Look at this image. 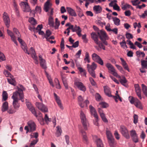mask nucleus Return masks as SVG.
Wrapping results in <instances>:
<instances>
[{
	"mask_svg": "<svg viewBox=\"0 0 147 147\" xmlns=\"http://www.w3.org/2000/svg\"><path fill=\"white\" fill-rule=\"evenodd\" d=\"M8 108V104L7 102H5L3 103L1 107V110L4 112L7 110Z\"/></svg>",
	"mask_w": 147,
	"mask_h": 147,
	"instance_id": "obj_27",
	"label": "nucleus"
},
{
	"mask_svg": "<svg viewBox=\"0 0 147 147\" xmlns=\"http://www.w3.org/2000/svg\"><path fill=\"white\" fill-rule=\"evenodd\" d=\"M32 57L34 60V62L36 64H38V57L36 53L31 55Z\"/></svg>",
	"mask_w": 147,
	"mask_h": 147,
	"instance_id": "obj_35",
	"label": "nucleus"
},
{
	"mask_svg": "<svg viewBox=\"0 0 147 147\" xmlns=\"http://www.w3.org/2000/svg\"><path fill=\"white\" fill-rule=\"evenodd\" d=\"M141 63L142 68H146L147 69V61L142 60L141 61Z\"/></svg>",
	"mask_w": 147,
	"mask_h": 147,
	"instance_id": "obj_44",
	"label": "nucleus"
},
{
	"mask_svg": "<svg viewBox=\"0 0 147 147\" xmlns=\"http://www.w3.org/2000/svg\"><path fill=\"white\" fill-rule=\"evenodd\" d=\"M101 40L103 39H108V38L105 32L102 30H101L100 32L98 33Z\"/></svg>",
	"mask_w": 147,
	"mask_h": 147,
	"instance_id": "obj_15",
	"label": "nucleus"
},
{
	"mask_svg": "<svg viewBox=\"0 0 147 147\" xmlns=\"http://www.w3.org/2000/svg\"><path fill=\"white\" fill-rule=\"evenodd\" d=\"M6 60L5 56L2 52H0V60L1 61H5Z\"/></svg>",
	"mask_w": 147,
	"mask_h": 147,
	"instance_id": "obj_59",
	"label": "nucleus"
},
{
	"mask_svg": "<svg viewBox=\"0 0 147 147\" xmlns=\"http://www.w3.org/2000/svg\"><path fill=\"white\" fill-rule=\"evenodd\" d=\"M100 107L103 108H106L109 107L108 104L105 102H101L99 104Z\"/></svg>",
	"mask_w": 147,
	"mask_h": 147,
	"instance_id": "obj_42",
	"label": "nucleus"
},
{
	"mask_svg": "<svg viewBox=\"0 0 147 147\" xmlns=\"http://www.w3.org/2000/svg\"><path fill=\"white\" fill-rule=\"evenodd\" d=\"M74 84L80 90L84 92H85L86 91V87L82 82H75Z\"/></svg>",
	"mask_w": 147,
	"mask_h": 147,
	"instance_id": "obj_17",
	"label": "nucleus"
},
{
	"mask_svg": "<svg viewBox=\"0 0 147 147\" xmlns=\"http://www.w3.org/2000/svg\"><path fill=\"white\" fill-rule=\"evenodd\" d=\"M92 60L101 65H103V62L100 57L95 53H93L92 55Z\"/></svg>",
	"mask_w": 147,
	"mask_h": 147,
	"instance_id": "obj_4",
	"label": "nucleus"
},
{
	"mask_svg": "<svg viewBox=\"0 0 147 147\" xmlns=\"http://www.w3.org/2000/svg\"><path fill=\"white\" fill-rule=\"evenodd\" d=\"M57 131L56 132V136L57 137H59L61 135L62 131L61 127L59 126H57L56 127Z\"/></svg>",
	"mask_w": 147,
	"mask_h": 147,
	"instance_id": "obj_32",
	"label": "nucleus"
},
{
	"mask_svg": "<svg viewBox=\"0 0 147 147\" xmlns=\"http://www.w3.org/2000/svg\"><path fill=\"white\" fill-rule=\"evenodd\" d=\"M3 18L6 26L8 28L9 27L10 20L7 13L5 12L3 14Z\"/></svg>",
	"mask_w": 147,
	"mask_h": 147,
	"instance_id": "obj_7",
	"label": "nucleus"
},
{
	"mask_svg": "<svg viewBox=\"0 0 147 147\" xmlns=\"http://www.w3.org/2000/svg\"><path fill=\"white\" fill-rule=\"evenodd\" d=\"M133 7L131 5H129L128 4H125V5H124L122 7V9L123 10H125L127 8H132Z\"/></svg>",
	"mask_w": 147,
	"mask_h": 147,
	"instance_id": "obj_53",
	"label": "nucleus"
},
{
	"mask_svg": "<svg viewBox=\"0 0 147 147\" xmlns=\"http://www.w3.org/2000/svg\"><path fill=\"white\" fill-rule=\"evenodd\" d=\"M51 34V32L49 30H47L45 34L44 35L47 41H49V38H48Z\"/></svg>",
	"mask_w": 147,
	"mask_h": 147,
	"instance_id": "obj_39",
	"label": "nucleus"
},
{
	"mask_svg": "<svg viewBox=\"0 0 147 147\" xmlns=\"http://www.w3.org/2000/svg\"><path fill=\"white\" fill-rule=\"evenodd\" d=\"M93 138L94 140H95L97 147H103L102 142L100 138H97L96 136H94Z\"/></svg>",
	"mask_w": 147,
	"mask_h": 147,
	"instance_id": "obj_24",
	"label": "nucleus"
},
{
	"mask_svg": "<svg viewBox=\"0 0 147 147\" xmlns=\"http://www.w3.org/2000/svg\"><path fill=\"white\" fill-rule=\"evenodd\" d=\"M51 4L50 3L49 0H48L44 4V9L46 12H47L50 9H51V15L53 13V9L51 8Z\"/></svg>",
	"mask_w": 147,
	"mask_h": 147,
	"instance_id": "obj_12",
	"label": "nucleus"
},
{
	"mask_svg": "<svg viewBox=\"0 0 147 147\" xmlns=\"http://www.w3.org/2000/svg\"><path fill=\"white\" fill-rule=\"evenodd\" d=\"M80 116L84 129L85 130H87L88 127V122L86 118L85 114L82 111L80 112Z\"/></svg>",
	"mask_w": 147,
	"mask_h": 147,
	"instance_id": "obj_2",
	"label": "nucleus"
},
{
	"mask_svg": "<svg viewBox=\"0 0 147 147\" xmlns=\"http://www.w3.org/2000/svg\"><path fill=\"white\" fill-rule=\"evenodd\" d=\"M129 100L130 102L132 104H134L137 107L140 109H143L141 102L137 98L130 96L129 97Z\"/></svg>",
	"mask_w": 147,
	"mask_h": 147,
	"instance_id": "obj_3",
	"label": "nucleus"
},
{
	"mask_svg": "<svg viewBox=\"0 0 147 147\" xmlns=\"http://www.w3.org/2000/svg\"><path fill=\"white\" fill-rule=\"evenodd\" d=\"M13 32L15 33L16 36H20L21 35L20 32L17 29L15 28H14L13 29Z\"/></svg>",
	"mask_w": 147,
	"mask_h": 147,
	"instance_id": "obj_55",
	"label": "nucleus"
},
{
	"mask_svg": "<svg viewBox=\"0 0 147 147\" xmlns=\"http://www.w3.org/2000/svg\"><path fill=\"white\" fill-rule=\"evenodd\" d=\"M81 132L82 134L83 142L85 144H88V139L86 132L83 130H81Z\"/></svg>",
	"mask_w": 147,
	"mask_h": 147,
	"instance_id": "obj_22",
	"label": "nucleus"
},
{
	"mask_svg": "<svg viewBox=\"0 0 147 147\" xmlns=\"http://www.w3.org/2000/svg\"><path fill=\"white\" fill-rule=\"evenodd\" d=\"M44 120L47 123H48L49 122L51 121V119L49 118L47 115V114H45L44 118Z\"/></svg>",
	"mask_w": 147,
	"mask_h": 147,
	"instance_id": "obj_52",
	"label": "nucleus"
},
{
	"mask_svg": "<svg viewBox=\"0 0 147 147\" xmlns=\"http://www.w3.org/2000/svg\"><path fill=\"white\" fill-rule=\"evenodd\" d=\"M90 74L91 76L94 78H96V75L95 74V72L94 71H88Z\"/></svg>",
	"mask_w": 147,
	"mask_h": 147,
	"instance_id": "obj_61",
	"label": "nucleus"
},
{
	"mask_svg": "<svg viewBox=\"0 0 147 147\" xmlns=\"http://www.w3.org/2000/svg\"><path fill=\"white\" fill-rule=\"evenodd\" d=\"M73 26H71L69 27L66 30V31H67V36H68L69 35V33L70 32V30L71 29L72 30V31L73 32Z\"/></svg>",
	"mask_w": 147,
	"mask_h": 147,
	"instance_id": "obj_58",
	"label": "nucleus"
},
{
	"mask_svg": "<svg viewBox=\"0 0 147 147\" xmlns=\"http://www.w3.org/2000/svg\"><path fill=\"white\" fill-rule=\"evenodd\" d=\"M3 98L4 100L5 101L8 98V94L7 92L3 91L2 93Z\"/></svg>",
	"mask_w": 147,
	"mask_h": 147,
	"instance_id": "obj_46",
	"label": "nucleus"
},
{
	"mask_svg": "<svg viewBox=\"0 0 147 147\" xmlns=\"http://www.w3.org/2000/svg\"><path fill=\"white\" fill-rule=\"evenodd\" d=\"M89 80L92 86H96V82L94 81V80L92 78H89Z\"/></svg>",
	"mask_w": 147,
	"mask_h": 147,
	"instance_id": "obj_56",
	"label": "nucleus"
},
{
	"mask_svg": "<svg viewBox=\"0 0 147 147\" xmlns=\"http://www.w3.org/2000/svg\"><path fill=\"white\" fill-rule=\"evenodd\" d=\"M65 140L66 142L67 145H69V136L67 135H66L65 136Z\"/></svg>",
	"mask_w": 147,
	"mask_h": 147,
	"instance_id": "obj_60",
	"label": "nucleus"
},
{
	"mask_svg": "<svg viewBox=\"0 0 147 147\" xmlns=\"http://www.w3.org/2000/svg\"><path fill=\"white\" fill-rule=\"evenodd\" d=\"M98 111L102 121L105 122H108V120L105 117L103 110L101 108H98Z\"/></svg>",
	"mask_w": 147,
	"mask_h": 147,
	"instance_id": "obj_16",
	"label": "nucleus"
},
{
	"mask_svg": "<svg viewBox=\"0 0 147 147\" xmlns=\"http://www.w3.org/2000/svg\"><path fill=\"white\" fill-rule=\"evenodd\" d=\"M29 109L34 115L36 117H37V115L36 113V112L33 107Z\"/></svg>",
	"mask_w": 147,
	"mask_h": 147,
	"instance_id": "obj_50",
	"label": "nucleus"
},
{
	"mask_svg": "<svg viewBox=\"0 0 147 147\" xmlns=\"http://www.w3.org/2000/svg\"><path fill=\"white\" fill-rule=\"evenodd\" d=\"M38 141V139H36V140H34L30 143V147H34L35 145L37 143Z\"/></svg>",
	"mask_w": 147,
	"mask_h": 147,
	"instance_id": "obj_48",
	"label": "nucleus"
},
{
	"mask_svg": "<svg viewBox=\"0 0 147 147\" xmlns=\"http://www.w3.org/2000/svg\"><path fill=\"white\" fill-rule=\"evenodd\" d=\"M13 78L11 77L10 79L7 78V82L9 84L15 86L16 84V82L14 78Z\"/></svg>",
	"mask_w": 147,
	"mask_h": 147,
	"instance_id": "obj_33",
	"label": "nucleus"
},
{
	"mask_svg": "<svg viewBox=\"0 0 147 147\" xmlns=\"http://www.w3.org/2000/svg\"><path fill=\"white\" fill-rule=\"evenodd\" d=\"M89 109L91 115L94 117H97L98 115L95 108L91 105H90L89 106Z\"/></svg>",
	"mask_w": 147,
	"mask_h": 147,
	"instance_id": "obj_23",
	"label": "nucleus"
},
{
	"mask_svg": "<svg viewBox=\"0 0 147 147\" xmlns=\"http://www.w3.org/2000/svg\"><path fill=\"white\" fill-rule=\"evenodd\" d=\"M130 136L133 142L135 143L138 142V136L136 131L134 130H132L130 131Z\"/></svg>",
	"mask_w": 147,
	"mask_h": 147,
	"instance_id": "obj_13",
	"label": "nucleus"
},
{
	"mask_svg": "<svg viewBox=\"0 0 147 147\" xmlns=\"http://www.w3.org/2000/svg\"><path fill=\"white\" fill-rule=\"evenodd\" d=\"M104 90L105 94L109 97H112L111 92L110 88L107 86L104 87Z\"/></svg>",
	"mask_w": 147,
	"mask_h": 147,
	"instance_id": "obj_25",
	"label": "nucleus"
},
{
	"mask_svg": "<svg viewBox=\"0 0 147 147\" xmlns=\"http://www.w3.org/2000/svg\"><path fill=\"white\" fill-rule=\"evenodd\" d=\"M114 24L117 26H119L120 24V20L117 17H112Z\"/></svg>",
	"mask_w": 147,
	"mask_h": 147,
	"instance_id": "obj_36",
	"label": "nucleus"
},
{
	"mask_svg": "<svg viewBox=\"0 0 147 147\" xmlns=\"http://www.w3.org/2000/svg\"><path fill=\"white\" fill-rule=\"evenodd\" d=\"M20 5L21 7H24V11L29 12L31 11V9L26 2L22 1L20 3Z\"/></svg>",
	"mask_w": 147,
	"mask_h": 147,
	"instance_id": "obj_9",
	"label": "nucleus"
},
{
	"mask_svg": "<svg viewBox=\"0 0 147 147\" xmlns=\"http://www.w3.org/2000/svg\"><path fill=\"white\" fill-rule=\"evenodd\" d=\"M88 71H94L97 67V65L94 62H92L91 65L88 64L87 65Z\"/></svg>",
	"mask_w": 147,
	"mask_h": 147,
	"instance_id": "obj_20",
	"label": "nucleus"
},
{
	"mask_svg": "<svg viewBox=\"0 0 147 147\" xmlns=\"http://www.w3.org/2000/svg\"><path fill=\"white\" fill-rule=\"evenodd\" d=\"M76 32L79 36L80 37L81 36L82 30L79 26H77L76 25H75V27H74V26H73V32Z\"/></svg>",
	"mask_w": 147,
	"mask_h": 147,
	"instance_id": "obj_19",
	"label": "nucleus"
},
{
	"mask_svg": "<svg viewBox=\"0 0 147 147\" xmlns=\"http://www.w3.org/2000/svg\"><path fill=\"white\" fill-rule=\"evenodd\" d=\"M13 5L14 8V10H15L16 14L17 16H19L20 15L19 11L18 10V7L16 3L15 0H13Z\"/></svg>",
	"mask_w": 147,
	"mask_h": 147,
	"instance_id": "obj_29",
	"label": "nucleus"
},
{
	"mask_svg": "<svg viewBox=\"0 0 147 147\" xmlns=\"http://www.w3.org/2000/svg\"><path fill=\"white\" fill-rule=\"evenodd\" d=\"M93 10L96 13H100L102 11V8L100 5H95L93 8Z\"/></svg>",
	"mask_w": 147,
	"mask_h": 147,
	"instance_id": "obj_28",
	"label": "nucleus"
},
{
	"mask_svg": "<svg viewBox=\"0 0 147 147\" xmlns=\"http://www.w3.org/2000/svg\"><path fill=\"white\" fill-rule=\"evenodd\" d=\"M39 116L37 115V117H36L38 121L40 122V124L42 125L44 124V119L43 118L41 113H39Z\"/></svg>",
	"mask_w": 147,
	"mask_h": 147,
	"instance_id": "obj_30",
	"label": "nucleus"
},
{
	"mask_svg": "<svg viewBox=\"0 0 147 147\" xmlns=\"http://www.w3.org/2000/svg\"><path fill=\"white\" fill-rule=\"evenodd\" d=\"M97 45H98V46L99 48L100 49H102L104 50H105V46L103 45L102 43H100V42L99 41L98 42V44H96Z\"/></svg>",
	"mask_w": 147,
	"mask_h": 147,
	"instance_id": "obj_62",
	"label": "nucleus"
},
{
	"mask_svg": "<svg viewBox=\"0 0 147 147\" xmlns=\"http://www.w3.org/2000/svg\"><path fill=\"white\" fill-rule=\"evenodd\" d=\"M11 98L13 99V107L16 109H18L20 106L18 100H20L22 102L24 101V95L22 90L19 89L18 91L13 92Z\"/></svg>",
	"mask_w": 147,
	"mask_h": 147,
	"instance_id": "obj_1",
	"label": "nucleus"
},
{
	"mask_svg": "<svg viewBox=\"0 0 147 147\" xmlns=\"http://www.w3.org/2000/svg\"><path fill=\"white\" fill-rule=\"evenodd\" d=\"M119 81L121 84L125 87H127L126 83L127 81L125 77H123L122 78H120Z\"/></svg>",
	"mask_w": 147,
	"mask_h": 147,
	"instance_id": "obj_34",
	"label": "nucleus"
},
{
	"mask_svg": "<svg viewBox=\"0 0 147 147\" xmlns=\"http://www.w3.org/2000/svg\"><path fill=\"white\" fill-rule=\"evenodd\" d=\"M49 24L50 27H53L54 26V22L53 18L50 16L49 19Z\"/></svg>",
	"mask_w": 147,
	"mask_h": 147,
	"instance_id": "obj_37",
	"label": "nucleus"
},
{
	"mask_svg": "<svg viewBox=\"0 0 147 147\" xmlns=\"http://www.w3.org/2000/svg\"><path fill=\"white\" fill-rule=\"evenodd\" d=\"M56 102L59 107L61 110H63L64 107L60 97L56 94Z\"/></svg>",
	"mask_w": 147,
	"mask_h": 147,
	"instance_id": "obj_18",
	"label": "nucleus"
},
{
	"mask_svg": "<svg viewBox=\"0 0 147 147\" xmlns=\"http://www.w3.org/2000/svg\"><path fill=\"white\" fill-rule=\"evenodd\" d=\"M36 105L38 109L42 112L45 113L48 112L47 108L43 104L36 102Z\"/></svg>",
	"mask_w": 147,
	"mask_h": 147,
	"instance_id": "obj_8",
	"label": "nucleus"
},
{
	"mask_svg": "<svg viewBox=\"0 0 147 147\" xmlns=\"http://www.w3.org/2000/svg\"><path fill=\"white\" fill-rule=\"evenodd\" d=\"M22 48L26 53L28 54V55H30V53L28 51L27 47L24 43L22 44Z\"/></svg>",
	"mask_w": 147,
	"mask_h": 147,
	"instance_id": "obj_45",
	"label": "nucleus"
},
{
	"mask_svg": "<svg viewBox=\"0 0 147 147\" xmlns=\"http://www.w3.org/2000/svg\"><path fill=\"white\" fill-rule=\"evenodd\" d=\"M106 66L109 70L111 71L112 74L113 76L116 77H118L119 78H120V77L118 75L117 73L115 71V69L111 64L109 63H107L106 64Z\"/></svg>",
	"mask_w": 147,
	"mask_h": 147,
	"instance_id": "obj_6",
	"label": "nucleus"
},
{
	"mask_svg": "<svg viewBox=\"0 0 147 147\" xmlns=\"http://www.w3.org/2000/svg\"><path fill=\"white\" fill-rule=\"evenodd\" d=\"M29 22L32 24L34 25L36 24V21L34 18L33 17L29 19Z\"/></svg>",
	"mask_w": 147,
	"mask_h": 147,
	"instance_id": "obj_51",
	"label": "nucleus"
},
{
	"mask_svg": "<svg viewBox=\"0 0 147 147\" xmlns=\"http://www.w3.org/2000/svg\"><path fill=\"white\" fill-rule=\"evenodd\" d=\"M16 109L13 107H9L7 110V113L9 114H13L16 112Z\"/></svg>",
	"mask_w": 147,
	"mask_h": 147,
	"instance_id": "obj_41",
	"label": "nucleus"
},
{
	"mask_svg": "<svg viewBox=\"0 0 147 147\" xmlns=\"http://www.w3.org/2000/svg\"><path fill=\"white\" fill-rule=\"evenodd\" d=\"M91 38L94 40L96 44H98V42L99 41L98 39V35L94 32H92L91 34Z\"/></svg>",
	"mask_w": 147,
	"mask_h": 147,
	"instance_id": "obj_21",
	"label": "nucleus"
},
{
	"mask_svg": "<svg viewBox=\"0 0 147 147\" xmlns=\"http://www.w3.org/2000/svg\"><path fill=\"white\" fill-rule=\"evenodd\" d=\"M10 37L11 40L13 41L14 43L16 45H18V43L16 40V37L14 35H12Z\"/></svg>",
	"mask_w": 147,
	"mask_h": 147,
	"instance_id": "obj_63",
	"label": "nucleus"
},
{
	"mask_svg": "<svg viewBox=\"0 0 147 147\" xmlns=\"http://www.w3.org/2000/svg\"><path fill=\"white\" fill-rule=\"evenodd\" d=\"M120 131L121 133L124 137L127 139H129V138L128 131L124 126H120Z\"/></svg>",
	"mask_w": 147,
	"mask_h": 147,
	"instance_id": "obj_11",
	"label": "nucleus"
},
{
	"mask_svg": "<svg viewBox=\"0 0 147 147\" xmlns=\"http://www.w3.org/2000/svg\"><path fill=\"white\" fill-rule=\"evenodd\" d=\"M38 136V134L37 132L32 133L30 135L31 138H35L36 139H37V138Z\"/></svg>",
	"mask_w": 147,
	"mask_h": 147,
	"instance_id": "obj_49",
	"label": "nucleus"
},
{
	"mask_svg": "<svg viewBox=\"0 0 147 147\" xmlns=\"http://www.w3.org/2000/svg\"><path fill=\"white\" fill-rule=\"evenodd\" d=\"M142 86L143 93L147 97V87L144 84H142Z\"/></svg>",
	"mask_w": 147,
	"mask_h": 147,
	"instance_id": "obj_40",
	"label": "nucleus"
},
{
	"mask_svg": "<svg viewBox=\"0 0 147 147\" xmlns=\"http://www.w3.org/2000/svg\"><path fill=\"white\" fill-rule=\"evenodd\" d=\"M138 115L135 114L134 116V122L136 124L138 121Z\"/></svg>",
	"mask_w": 147,
	"mask_h": 147,
	"instance_id": "obj_64",
	"label": "nucleus"
},
{
	"mask_svg": "<svg viewBox=\"0 0 147 147\" xmlns=\"http://www.w3.org/2000/svg\"><path fill=\"white\" fill-rule=\"evenodd\" d=\"M120 44L121 47L123 48L127 49L128 48L127 46L126 45V42L124 39L121 42H120Z\"/></svg>",
	"mask_w": 147,
	"mask_h": 147,
	"instance_id": "obj_43",
	"label": "nucleus"
},
{
	"mask_svg": "<svg viewBox=\"0 0 147 147\" xmlns=\"http://www.w3.org/2000/svg\"><path fill=\"white\" fill-rule=\"evenodd\" d=\"M108 142L111 147H115L116 144L115 142V140L109 141Z\"/></svg>",
	"mask_w": 147,
	"mask_h": 147,
	"instance_id": "obj_54",
	"label": "nucleus"
},
{
	"mask_svg": "<svg viewBox=\"0 0 147 147\" xmlns=\"http://www.w3.org/2000/svg\"><path fill=\"white\" fill-rule=\"evenodd\" d=\"M4 74L7 77H10V78H11V77H13V76L9 72L6 70H4L3 71Z\"/></svg>",
	"mask_w": 147,
	"mask_h": 147,
	"instance_id": "obj_47",
	"label": "nucleus"
},
{
	"mask_svg": "<svg viewBox=\"0 0 147 147\" xmlns=\"http://www.w3.org/2000/svg\"><path fill=\"white\" fill-rule=\"evenodd\" d=\"M78 101L79 105L82 108L84 107L85 105H86V107H87L88 104L89 103V101L87 100L84 101L83 98L81 95L79 96L78 97Z\"/></svg>",
	"mask_w": 147,
	"mask_h": 147,
	"instance_id": "obj_5",
	"label": "nucleus"
},
{
	"mask_svg": "<svg viewBox=\"0 0 147 147\" xmlns=\"http://www.w3.org/2000/svg\"><path fill=\"white\" fill-rule=\"evenodd\" d=\"M38 57L40 66L43 69H46L47 67L45 60L42 58L41 55L40 54L39 55Z\"/></svg>",
	"mask_w": 147,
	"mask_h": 147,
	"instance_id": "obj_14",
	"label": "nucleus"
},
{
	"mask_svg": "<svg viewBox=\"0 0 147 147\" xmlns=\"http://www.w3.org/2000/svg\"><path fill=\"white\" fill-rule=\"evenodd\" d=\"M45 72L50 85H51L52 87H54V85L53 84L52 80L51 79L50 76L49 75L48 73L45 71Z\"/></svg>",
	"mask_w": 147,
	"mask_h": 147,
	"instance_id": "obj_38",
	"label": "nucleus"
},
{
	"mask_svg": "<svg viewBox=\"0 0 147 147\" xmlns=\"http://www.w3.org/2000/svg\"><path fill=\"white\" fill-rule=\"evenodd\" d=\"M126 38L128 39H132L133 36L132 34L129 33H127L125 34Z\"/></svg>",
	"mask_w": 147,
	"mask_h": 147,
	"instance_id": "obj_57",
	"label": "nucleus"
},
{
	"mask_svg": "<svg viewBox=\"0 0 147 147\" xmlns=\"http://www.w3.org/2000/svg\"><path fill=\"white\" fill-rule=\"evenodd\" d=\"M68 13L71 16L76 17L77 14L75 11L71 8L67 7V8Z\"/></svg>",
	"mask_w": 147,
	"mask_h": 147,
	"instance_id": "obj_26",
	"label": "nucleus"
},
{
	"mask_svg": "<svg viewBox=\"0 0 147 147\" xmlns=\"http://www.w3.org/2000/svg\"><path fill=\"white\" fill-rule=\"evenodd\" d=\"M29 128L30 132H33L36 130V125L34 122L32 120H30L27 123Z\"/></svg>",
	"mask_w": 147,
	"mask_h": 147,
	"instance_id": "obj_10",
	"label": "nucleus"
},
{
	"mask_svg": "<svg viewBox=\"0 0 147 147\" xmlns=\"http://www.w3.org/2000/svg\"><path fill=\"white\" fill-rule=\"evenodd\" d=\"M120 60L121 62V64L123 66L124 68L125 69L129 71V69L126 62L124 59L121 58Z\"/></svg>",
	"mask_w": 147,
	"mask_h": 147,
	"instance_id": "obj_31",
	"label": "nucleus"
}]
</instances>
